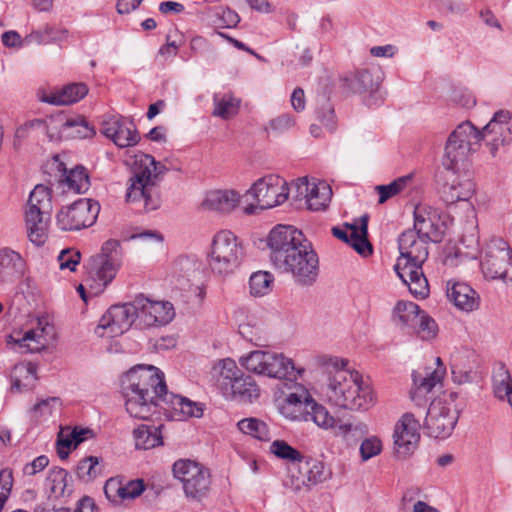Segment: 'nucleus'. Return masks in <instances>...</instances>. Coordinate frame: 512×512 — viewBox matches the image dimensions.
Listing matches in <instances>:
<instances>
[{
	"label": "nucleus",
	"instance_id": "32",
	"mask_svg": "<svg viewBox=\"0 0 512 512\" xmlns=\"http://www.w3.org/2000/svg\"><path fill=\"white\" fill-rule=\"evenodd\" d=\"M224 396L244 404L253 403L260 396V388L252 376L242 372Z\"/></svg>",
	"mask_w": 512,
	"mask_h": 512
},
{
	"label": "nucleus",
	"instance_id": "28",
	"mask_svg": "<svg viewBox=\"0 0 512 512\" xmlns=\"http://www.w3.org/2000/svg\"><path fill=\"white\" fill-rule=\"evenodd\" d=\"M428 242L418 236L414 230H406L398 239L400 256L409 257V259H414L418 263H424L428 258Z\"/></svg>",
	"mask_w": 512,
	"mask_h": 512
},
{
	"label": "nucleus",
	"instance_id": "9",
	"mask_svg": "<svg viewBox=\"0 0 512 512\" xmlns=\"http://www.w3.org/2000/svg\"><path fill=\"white\" fill-rule=\"evenodd\" d=\"M122 264L120 241L109 239L102 244L100 252L91 257L88 270L90 289L99 294L113 281Z\"/></svg>",
	"mask_w": 512,
	"mask_h": 512
},
{
	"label": "nucleus",
	"instance_id": "54",
	"mask_svg": "<svg viewBox=\"0 0 512 512\" xmlns=\"http://www.w3.org/2000/svg\"><path fill=\"white\" fill-rule=\"evenodd\" d=\"M99 462L100 459L95 456L82 459L77 465V476L85 482L95 479L101 473Z\"/></svg>",
	"mask_w": 512,
	"mask_h": 512
},
{
	"label": "nucleus",
	"instance_id": "56",
	"mask_svg": "<svg viewBox=\"0 0 512 512\" xmlns=\"http://www.w3.org/2000/svg\"><path fill=\"white\" fill-rule=\"evenodd\" d=\"M239 333L255 346L262 347L267 345L268 338L266 332L261 327L251 325L250 323L241 324L239 326Z\"/></svg>",
	"mask_w": 512,
	"mask_h": 512
},
{
	"label": "nucleus",
	"instance_id": "44",
	"mask_svg": "<svg viewBox=\"0 0 512 512\" xmlns=\"http://www.w3.org/2000/svg\"><path fill=\"white\" fill-rule=\"evenodd\" d=\"M308 420L313 421L323 430L334 429L337 424L335 418L329 413L327 408L314 400L311 401L307 408V421Z\"/></svg>",
	"mask_w": 512,
	"mask_h": 512
},
{
	"label": "nucleus",
	"instance_id": "64",
	"mask_svg": "<svg viewBox=\"0 0 512 512\" xmlns=\"http://www.w3.org/2000/svg\"><path fill=\"white\" fill-rule=\"evenodd\" d=\"M49 464V459L45 455L38 456L35 458L32 462L27 463L23 467V473L27 476H33L40 471H42L44 468H46Z\"/></svg>",
	"mask_w": 512,
	"mask_h": 512
},
{
	"label": "nucleus",
	"instance_id": "18",
	"mask_svg": "<svg viewBox=\"0 0 512 512\" xmlns=\"http://www.w3.org/2000/svg\"><path fill=\"white\" fill-rule=\"evenodd\" d=\"M512 260V251L503 240L491 241L485 250L481 260L483 273L491 279H503L507 276V270Z\"/></svg>",
	"mask_w": 512,
	"mask_h": 512
},
{
	"label": "nucleus",
	"instance_id": "60",
	"mask_svg": "<svg viewBox=\"0 0 512 512\" xmlns=\"http://www.w3.org/2000/svg\"><path fill=\"white\" fill-rule=\"evenodd\" d=\"M382 451V441L376 437L371 436L362 441L360 445V456L362 461H367Z\"/></svg>",
	"mask_w": 512,
	"mask_h": 512
},
{
	"label": "nucleus",
	"instance_id": "15",
	"mask_svg": "<svg viewBox=\"0 0 512 512\" xmlns=\"http://www.w3.org/2000/svg\"><path fill=\"white\" fill-rule=\"evenodd\" d=\"M137 320L135 301L113 305L101 317L96 333L101 337H116L126 332Z\"/></svg>",
	"mask_w": 512,
	"mask_h": 512
},
{
	"label": "nucleus",
	"instance_id": "55",
	"mask_svg": "<svg viewBox=\"0 0 512 512\" xmlns=\"http://www.w3.org/2000/svg\"><path fill=\"white\" fill-rule=\"evenodd\" d=\"M68 473L63 468L54 467L50 469L46 478V485L55 496H61L65 492Z\"/></svg>",
	"mask_w": 512,
	"mask_h": 512
},
{
	"label": "nucleus",
	"instance_id": "20",
	"mask_svg": "<svg viewBox=\"0 0 512 512\" xmlns=\"http://www.w3.org/2000/svg\"><path fill=\"white\" fill-rule=\"evenodd\" d=\"M420 423L412 413H405L395 424L393 440L397 454L406 456L411 453L420 440Z\"/></svg>",
	"mask_w": 512,
	"mask_h": 512
},
{
	"label": "nucleus",
	"instance_id": "62",
	"mask_svg": "<svg viewBox=\"0 0 512 512\" xmlns=\"http://www.w3.org/2000/svg\"><path fill=\"white\" fill-rule=\"evenodd\" d=\"M60 405V399L57 397H50L42 399L36 403L32 409L35 417H45L52 414L53 410Z\"/></svg>",
	"mask_w": 512,
	"mask_h": 512
},
{
	"label": "nucleus",
	"instance_id": "21",
	"mask_svg": "<svg viewBox=\"0 0 512 512\" xmlns=\"http://www.w3.org/2000/svg\"><path fill=\"white\" fill-rule=\"evenodd\" d=\"M101 131L120 148L134 146L140 139L134 123L121 116L106 117L102 122Z\"/></svg>",
	"mask_w": 512,
	"mask_h": 512
},
{
	"label": "nucleus",
	"instance_id": "3",
	"mask_svg": "<svg viewBox=\"0 0 512 512\" xmlns=\"http://www.w3.org/2000/svg\"><path fill=\"white\" fill-rule=\"evenodd\" d=\"M269 260L280 273L288 274L300 286H312L318 279L319 257L302 231L278 224L268 233Z\"/></svg>",
	"mask_w": 512,
	"mask_h": 512
},
{
	"label": "nucleus",
	"instance_id": "4",
	"mask_svg": "<svg viewBox=\"0 0 512 512\" xmlns=\"http://www.w3.org/2000/svg\"><path fill=\"white\" fill-rule=\"evenodd\" d=\"M346 364L343 359L336 357L325 361L328 377L323 394L330 403L340 408L366 410L374 402L373 391L362 381L358 372L345 369Z\"/></svg>",
	"mask_w": 512,
	"mask_h": 512
},
{
	"label": "nucleus",
	"instance_id": "22",
	"mask_svg": "<svg viewBox=\"0 0 512 512\" xmlns=\"http://www.w3.org/2000/svg\"><path fill=\"white\" fill-rule=\"evenodd\" d=\"M368 216L362 215L358 223L347 224L345 227H334L333 235L349 244L358 254L367 257L372 254V245L368 240Z\"/></svg>",
	"mask_w": 512,
	"mask_h": 512
},
{
	"label": "nucleus",
	"instance_id": "6",
	"mask_svg": "<svg viewBox=\"0 0 512 512\" xmlns=\"http://www.w3.org/2000/svg\"><path fill=\"white\" fill-rule=\"evenodd\" d=\"M479 146L480 131L469 121L460 123L447 138L443 166L448 171H467Z\"/></svg>",
	"mask_w": 512,
	"mask_h": 512
},
{
	"label": "nucleus",
	"instance_id": "53",
	"mask_svg": "<svg viewBox=\"0 0 512 512\" xmlns=\"http://www.w3.org/2000/svg\"><path fill=\"white\" fill-rule=\"evenodd\" d=\"M316 115L317 119L329 132H333L336 129V115L334 107L329 100L324 97L318 100Z\"/></svg>",
	"mask_w": 512,
	"mask_h": 512
},
{
	"label": "nucleus",
	"instance_id": "35",
	"mask_svg": "<svg viewBox=\"0 0 512 512\" xmlns=\"http://www.w3.org/2000/svg\"><path fill=\"white\" fill-rule=\"evenodd\" d=\"M436 363L438 364V367L435 369H432L431 367H425L413 372V384L418 392L429 393L436 386V384L442 380L445 373V368L443 367L439 357L436 358Z\"/></svg>",
	"mask_w": 512,
	"mask_h": 512
},
{
	"label": "nucleus",
	"instance_id": "23",
	"mask_svg": "<svg viewBox=\"0 0 512 512\" xmlns=\"http://www.w3.org/2000/svg\"><path fill=\"white\" fill-rule=\"evenodd\" d=\"M446 183L441 189V197L446 204L468 200L475 191L470 168L467 171H449Z\"/></svg>",
	"mask_w": 512,
	"mask_h": 512
},
{
	"label": "nucleus",
	"instance_id": "13",
	"mask_svg": "<svg viewBox=\"0 0 512 512\" xmlns=\"http://www.w3.org/2000/svg\"><path fill=\"white\" fill-rule=\"evenodd\" d=\"M173 474L183 486L187 497L200 500L210 489V473L203 465L188 459H180L173 465Z\"/></svg>",
	"mask_w": 512,
	"mask_h": 512
},
{
	"label": "nucleus",
	"instance_id": "63",
	"mask_svg": "<svg viewBox=\"0 0 512 512\" xmlns=\"http://www.w3.org/2000/svg\"><path fill=\"white\" fill-rule=\"evenodd\" d=\"M122 476H116L109 478L104 485V493L106 495V498L113 504L116 503V499L118 497L119 489L121 488Z\"/></svg>",
	"mask_w": 512,
	"mask_h": 512
},
{
	"label": "nucleus",
	"instance_id": "26",
	"mask_svg": "<svg viewBox=\"0 0 512 512\" xmlns=\"http://www.w3.org/2000/svg\"><path fill=\"white\" fill-rule=\"evenodd\" d=\"M54 336V327L47 316L37 318L36 326L27 330L22 336V344L27 352H39L45 349Z\"/></svg>",
	"mask_w": 512,
	"mask_h": 512
},
{
	"label": "nucleus",
	"instance_id": "8",
	"mask_svg": "<svg viewBox=\"0 0 512 512\" xmlns=\"http://www.w3.org/2000/svg\"><path fill=\"white\" fill-rule=\"evenodd\" d=\"M239 361L247 371L270 378L296 380L304 373V369L295 367L292 359L273 351L255 350Z\"/></svg>",
	"mask_w": 512,
	"mask_h": 512
},
{
	"label": "nucleus",
	"instance_id": "29",
	"mask_svg": "<svg viewBox=\"0 0 512 512\" xmlns=\"http://www.w3.org/2000/svg\"><path fill=\"white\" fill-rule=\"evenodd\" d=\"M437 213L434 210L417 206L414 210V230L418 236L427 241L441 240V231L436 224Z\"/></svg>",
	"mask_w": 512,
	"mask_h": 512
},
{
	"label": "nucleus",
	"instance_id": "43",
	"mask_svg": "<svg viewBox=\"0 0 512 512\" xmlns=\"http://www.w3.org/2000/svg\"><path fill=\"white\" fill-rule=\"evenodd\" d=\"M300 473L303 474L302 482L308 485H316L325 481L329 473L322 462L317 460L303 461L299 463Z\"/></svg>",
	"mask_w": 512,
	"mask_h": 512
},
{
	"label": "nucleus",
	"instance_id": "38",
	"mask_svg": "<svg viewBox=\"0 0 512 512\" xmlns=\"http://www.w3.org/2000/svg\"><path fill=\"white\" fill-rule=\"evenodd\" d=\"M12 391L21 392L34 386L37 379L36 367L31 362L16 364L10 374Z\"/></svg>",
	"mask_w": 512,
	"mask_h": 512
},
{
	"label": "nucleus",
	"instance_id": "19",
	"mask_svg": "<svg viewBox=\"0 0 512 512\" xmlns=\"http://www.w3.org/2000/svg\"><path fill=\"white\" fill-rule=\"evenodd\" d=\"M409 257L399 256L394 266V270L409 288V291L416 298L424 299L429 294V285L425 277L422 265Z\"/></svg>",
	"mask_w": 512,
	"mask_h": 512
},
{
	"label": "nucleus",
	"instance_id": "24",
	"mask_svg": "<svg viewBox=\"0 0 512 512\" xmlns=\"http://www.w3.org/2000/svg\"><path fill=\"white\" fill-rule=\"evenodd\" d=\"M241 199L234 189H214L206 192L201 206L204 210L229 214L239 206Z\"/></svg>",
	"mask_w": 512,
	"mask_h": 512
},
{
	"label": "nucleus",
	"instance_id": "61",
	"mask_svg": "<svg viewBox=\"0 0 512 512\" xmlns=\"http://www.w3.org/2000/svg\"><path fill=\"white\" fill-rule=\"evenodd\" d=\"M295 124L293 116L282 114L273 118L267 125L266 130L276 135L283 134L292 128Z\"/></svg>",
	"mask_w": 512,
	"mask_h": 512
},
{
	"label": "nucleus",
	"instance_id": "48",
	"mask_svg": "<svg viewBox=\"0 0 512 512\" xmlns=\"http://www.w3.org/2000/svg\"><path fill=\"white\" fill-rule=\"evenodd\" d=\"M95 134L94 128L82 117L68 118L65 128V139H85Z\"/></svg>",
	"mask_w": 512,
	"mask_h": 512
},
{
	"label": "nucleus",
	"instance_id": "7",
	"mask_svg": "<svg viewBox=\"0 0 512 512\" xmlns=\"http://www.w3.org/2000/svg\"><path fill=\"white\" fill-rule=\"evenodd\" d=\"M244 255L241 240L230 230H220L213 236L208 265L213 274L225 277L240 266Z\"/></svg>",
	"mask_w": 512,
	"mask_h": 512
},
{
	"label": "nucleus",
	"instance_id": "40",
	"mask_svg": "<svg viewBox=\"0 0 512 512\" xmlns=\"http://www.w3.org/2000/svg\"><path fill=\"white\" fill-rule=\"evenodd\" d=\"M423 311L420 307L410 301H399L393 311L394 321L402 328L412 329L415 326Z\"/></svg>",
	"mask_w": 512,
	"mask_h": 512
},
{
	"label": "nucleus",
	"instance_id": "59",
	"mask_svg": "<svg viewBox=\"0 0 512 512\" xmlns=\"http://www.w3.org/2000/svg\"><path fill=\"white\" fill-rule=\"evenodd\" d=\"M57 260L61 270L67 269L70 272H74L80 263L81 253L74 248L63 249L58 255Z\"/></svg>",
	"mask_w": 512,
	"mask_h": 512
},
{
	"label": "nucleus",
	"instance_id": "57",
	"mask_svg": "<svg viewBox=\"0 0 512 512\" xmlns=\"http://www.w3.org/2000/svg\"><path fill=\"white\" fill-rule=\"evenodd\" d=\"M411 330L421 339L431 340L436 337L438 328L436 322L423 311L418 323Z\"/></svg>",
	"mask_w": 512,
	"mask_h": 512
},
{
	"label": "nucleus",
	"instance_id": "17",
	"mask_svg": "<svg viewBox=\"0 0 512 512\" xmlns=\"http://www.w3.org/2000/svg\"><path fill=\"white\" fill-rule=\"evenodd\" d=\"M137 320L143 327L166 325L175 316L173 305L168 301H155L143 295L135 297Z\"/></svg>",
	"mask_w": 512,
	"mask_h": 512
},
{
	"label": "nucleus",
	"instance_id": "50",
	"mask_svg": "<svg viewBox=\"0 0 512 512\" xmlns=\"http://www.w3.org/2000/svg\"><path fill=\"white\" fill-rule=\"evenodd\" d=\"M145 490V484L142 479L128 480L123 478L121 488L118 492L116 505L125 501L134 500L139 497Z\"/></svg>",
	"mask_w": 512,
	"mask_h": 512
},
{
	"label": "nucleus",
	"instance_id": "52",
	"mask_svg": "<svg viewBox=\"0 0 512 512\" xmlns=\"http://www.w3.org/2000/svg\"><path fill=\"white\" fill-rule=\"evenodd\" d=\"M68 118L62 114L52 115L46 118L44 133L52 141L65 138V128Z\"/></svg>",
	"mask_w": 512,
	"mask_h": 512
},
{
	"label": "nucleus",
	"instance_id": "36",
	"mask_svg": "<svg viewBox=\"0 0 512 512\" xmlns=\"http://www.w3.org/2000/svg\"><path fill=\"white\" fill-rule=\"evenodd\" d=\"M88 93V88L84 83H71L50 95L43 101L53 105H70L78 102Z\"/></svg>",
	"mask_w": 512,
	"mask_h": 512
},
{
	"label": "nucleus",
	"instance_id": "51",
	"mask_svg": "<svg viewBox=\"0 0 512 512\" xmlns=\"http://www.w3.org/2000/svg\"><path fill=\"white\" fill-rule=\"evenodd\" d=\"M270 452L277 458L292 463H302L303 455L284 440H275L270 444Z\"/></svg>",
	"mask_w": 512,
	"mask_h": 512
},
{
	"label": "nucleus",
	"instance_id": "37",
	"mask_svg": "<svg viewBox=\"0 0 512 512\" xmlns=\"http://www.w3.org/2000/svg\"><path fill=\"white\" fill-rule=\"evenodd\" d=\"M346 86L353 93H374L379 88V78L373 77L369 70H357L354 73L344 78Z\"/></svg>",
	"mask_w": 512,
	"mask_h": 512
},
{
	"label": "nucleus",
	"instance_id": "31",
	"mask_svg": "<svg viewBox=\"0 0 512 512\" xmlns=\"http://www.w3.org/2000/svg\"><path fill=\"white\" fill-rule=\"evenodd\" d=\"M447 297L458 309L465 312H471L479 306L477 292L463 282H448Z\"/></svg>",
	"mask_w": 512,
	"mask_h": 512
},
{
	"label": "nucleus",
	"instance_id": "14",
	"mask_svg": "<svg viewBox=\"0 0 512 512\" xmlns=\"http://www.w3.org/2000/svg\"><path fill=\"white\" fill-rule=\"evenodd\" d=\"M100 206L91 199H79L61 208L56 215V224L63 231H78L92 226L99 214Z\"/></svg>",
	"mask_w": 512,
	"mask_h": 512
},
{
	"label": "nucleus",
	"instance_id": "42",
	"mask_svg": "<svg viewBox=\"0 0 512 512\" xmlns=\"http://www.w3.org/2000/svg\"><path fill=\"white\" fill-rule=\"evenodd\" d=\"M368 433L367 425L362 422L357 423H337L334 428V435L342 439L348 446L355 445Z\"/></svg>",
	"mask_w": 512,
	"mask_h": 512
},
{
	"label": "nucleus",
	"instance_id": "2",
	"mask_svg": "<svg viewBox=\"0 0 512 512\" xmlns=\"http://www.w3.org/2000/svg\"><path fill=\"white\" fill-rule=\"evenodd\" d=\"M269 260L280 273L288 274L300 286H312L318 279L319 257L302 231L278 224L268 233Z\"/></svg>",
	"mask_w": 512,
	"mask_h": 512
},
{
	"label": "nucleus",
	"instance_id": "58",
	"mask_svg": "<svg viewBox=\"0 0 512 512\" xmlns=\"http://www.w3.org/2000/svg\"><path fill=\"white\" fill-rule=\"evenodd\" d=\"M75 439L76 431H74V428H61L57 439L58 455L61 459H64L68 456V451L71 448H76Z\"/></svg>",
	"mask_w": 512,
	"mask_h": 512
},
{
	"label": "nucleus",
	"instance_id": "45",
	"mask_svg": "<svg viewBox=\"0 0 512 512\" xmlns=\"http://www.w3.org/2000/svg\"><path fill=\"white\" fill-rule=\"evenodd\" d=\"M239 430L258 440L267 441L270 439V431L265 422L257 418H245L237 423Z\"/></svg>",
	"mask_w": 512,
	"mask_h": 512
},
{
	"label": "nucleus",
	"instance_id": "47",
	"mask_svg": "<svg viewBox=\"0 0 512 512\" xmlns=\"http://www.w3.org/2000/svg\"><path fill=\"white\" fill-rule=\"evenodd\" d=\"M274 277L267 271L254 272L249 279L250 293L253 296H265L272 290Z\"/></svg>",
	"mask_w": 512,
	"mask_h": 512
},
{
	"label": "nucleus",
	"instance_id": "46",
	"mask_svg": "<svg viewBox=\"0 0 512 512\" xmlns=\"http://www.w3.org/2000/svg\"><path fill=\"white\" fill-rule=\"evenodd\" d=\"M64 182L70 191L78 194L85 193L90 186L88 174L82 166L71 169L65 176Z\"/></svg>",
	"mask_w": 512,
	"mask_h": 512
},
{
	"label": "nucleus",
	"instance_id": "39",
	"mask_svg": "<svg viewBox=\"0 0 512 512\" xmlns=\"http://www.w3.org/2000/svg\"><path fill=\"white\" fill-rule=\"evenodd\" d=\"M241 100L232 93H217L213 96L212 115L224 120L235 117L240 108Z\"/></svg>",
	"mask_w": 512,
	"mask_h": 512
},
{
	"label": "nucleus",
	"instance_id": "12",
	"mask_svg": "<svg viewBox=\"0 0 512 512\" xmlns=\"http://www.w3.org/2000/svg\"><path fill=\"white\" fill-rule=\"evenodd\" d=\"M457 398L454 392L444 393L430 403L425 427L431 437L445 439L451 435L459 418Z\"/></svg>",
	"mask_w": 512,
	"mask_h": 512
},
{
	"label": "nucleus",
	"instance_id": "30",
	"mask_svg": "<svg viewBox=\"0 0 512 512\" xmlns=\"http://www.w3.org/2000/svg\"><path fill=\"white\" fill-rule=\"evenodd\" d=\"M450 368L454 382L469 383L477 377V362L473 353H455L451 357Z\"/></svg>",
	"mask_w": 512,
	"mask_h": 512
},
{
	"label": "nucleus",
	"instance_id": "10",
	"mask_svg": "<svg viewBox=\"0 0 512 512\" xmlns=\"http://www.w3.org/2000/svg\"><path fill=\"white\" fill-rule=\"evenodd\" d=\"M52 211V196L48 187L39 184L31 191L25 220L29 240L36 246L43 245L48 238V222Z\"/></svg>",
	"mask_w": 512,
	"mask_h": 512
},
{
	"label": "nucleus",
	"instance_id": "49",
	"mask_svg": "<svg viewBox=\"0 0 512 512\" xmlns=\"http://www.w3.org/2000/svg\"><path fill=\"white\" fill-rule=\"evenodd\" d=\"M412 181V175L408 174L395 179L388 185H378L376 190L379 194V203L386 202L389 198L401 193L405 190Z\"/></svg>",
	"mask_w": 512,
	"mask_h": 512
},
{
	"label": "nucleus",
	"instance_id": "41",
	"mask_svg": "<svg viewBox=\"0 0 512 512\" xmlns=\"http://www.w3.org/2000/svg\"><path fill=\"white\" fill-rule=\"evenodd\" d=\"M160 428L161 426L149 425H141L136 428L133 432L136 448L148 450L161 445L163 442Z\"/></svg>",
	"mask_w": 512,
	"mask_h": 512
},
{
	"label": "nucleus",
	"instance_id": "34",
	"mask_svg": "<svg viewBox=\"0 0 512 512\" xmlns=\"http://www.w3.org/2000/svg\"><path fill=\"white\" fill-rule=\"evenodd\" d=\"M241 373L242 371L238 368L236 362L230 358L219 360L211 369V377L223 395L227 394V391Z\"/></svg>",
	"mask_w": 512,
	"mask_h": 512
},
{
	"label": "nucleus",
	"instance_id": "1",
	"mask_svg": "<svg viewBox=\"0 0 512 512\" xmlns=\"http://www.w3.org/2000/svg\"><path fill=\"white\" fill-rule=\"evenodd\" d=\"M126 411L131 417L147 420L160 410L179 420L203 415L201 404L167 392L164 374L153 365L138 364L121 377Z\"/></svg>",
	"mask_w": 512,
	"mask_h": 512
},
{
	"label": "nucleus",
	"instance_id": "5",
	"mask_svg": "<svg viewBox=\"0 0 512 512\" xmlns=\"http://www.w3.org/2000/svg\"><path fill=\"white\" fill-rule=\"evenodd\" d=\"M128 163L132 175L128 181L126 201L139 204L147 211L156 210L160 206L158 183L167 170L165 165L143 152L135 153Z\"/></svg>",
	"mask_w": 512,
	"mask_h": 512
},
{
	"label": "nucleus",
	"instance_id": "27",
	"mask_svg": "<svg viewBox=\"0 0 512 512\" xmlns=\"http://www.w3.org/2000/svg\"><path fill=\"white\" fill-rule=\"evenodd\" d=\"M26 262L20 253L5 247L0 249V280L15 282L25 273Z\"/></svg>",
	"mask_w": 512,
	"mask_h": 512
},
{
	"label": "nucleus",
	"instance_id": "11",
	"mask_svg": "<svg viewBox=\"0 0 512 512\" xmlns=\"http://www.w3.org/2000/svg\"><path fill=\"white\" fill-rule=\"evenodd\" d=\"M245 201L253 198L254 203L244 206L247 215L256 214L258 210L271 209L282 205L289 197V187L285 179L269 174L258 179L243 196Z\"/></svg>",
	"mask_w": 512,
	"mask_h": 512
},
{
	"label": "nucleus",
	"instance_id": "25",
	"mask_svg": "<svg viewBox=\"0 0 512 512\" xmlns=\"http://www.w3.org/2000/svg\"><path fill=\"white\" fill-rule=\"evenodd\" d=\"M297 187L300 194H305L307 207L312 211L324 210L331 200L332 189L324 181L309 182L303 178L299 180Z\"/></svg>",
	"mask_w": 512,
	"mask_h": 512
},
{
	"label": "nucleus",
	"instance_id": "16",
	"mask_svg": "<svg viewBox=\"0 0 512 512\" xmlns=\"http://www.w3.org/2000/svg\"><path fill=\"white\" fill-rule=\"evenodd\" d=\"M488 147L495 157L499 148L512 141V114L507 110L496 112L489 123L480 131V142Z\"/></svg>",
	"mask_w": 512,
	"mask_h": 512
},
{
	"label": "nucleus",
	"instance_id": "33",
	"mask_svg": "<svg viewBox=\"0 0 512 512\" xmlns=\"http://www.w3.org/2000/svg\"><path fill=\"white\" fill-rule=\"evenodd\" d=\"M200 273V265L196 260L180 257L173 264L171 278L179 289H186L199 278Z\"/></svg>",
	"mask_w": 512,
	"mask_h": 512
}]
</instances>
